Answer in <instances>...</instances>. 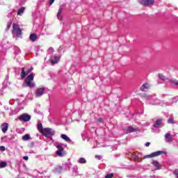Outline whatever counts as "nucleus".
Here are the masks:
<instances>
[{
  "mask_svg": "<svg viewBox=\"0 0 178 178\" xmlns=\"http://www.w3.org/2000/svg\"><path fill=\"white\" fill-rule=\"evenodd\" d=\"M147 104L148 105H160V106H165L166 103L164 101H161L159 99L156 98V95H153L151 96H147Z\"/></svg>",
  "mask_w": 178,
  "mask_h": 178,
  "instance_id": "nucleus-1",
  "label": "nucleus"
},
{
  "mask_svg": "<svg viewBox=\"0 0 178 178\" xmlns=\"http://www.w3.org/2000/svg\"><path fill=\"white\" fill-rule=\"evenodd\" d=\"M56 133V132L54 130V129L44 128L43 132H42V134L47 138H49L51 143H54V138L52 136H54Z\"/></svg>",
  "mask_w": 178,
  "mask_h": 178,
  "instance_id": "nucleus-2",
  "label": "nucleus"
},
{
  "mask_svg": "<svg viewBox=\"0 0 178 178\" xmlns=\"http://www.w3.org/2000/svg\"><path fill=\"white\" fill-rule=\"evenodd\" d=\"M54 145L57 148L56 154L58 156L63 157L66 156V152H65V149L63 148L62 143H56Z\"/></svg>",
  "mask_w": 178,
  "mask_h": 178,
  "instance_id": "nucleus-3",
  "label": "nucleus"
},
{
  "mask_svg": "<svg viewBox=\"0 0 178 178\" xmlns=\"http://www.w3.org/2000/svg\"><path fill=\"white\" fill-rule=\"evenodd\" d=\"M12 34L13 37H16L17 38L22 37V29H20V26L18 24H13Z\"/></svg>",
  "mask_w": 178,
  "mask_h": 178,
  "instance_id": "nucleus-4",
  "label": "nucleus"
},
{
  "mask_svg": "<svg viewBox=\"0 0 178 178\" xmlns=\"http://www.w3.org/2000/svg\"><path fill=\"white\" fill-rule=\"evenodd\" d=\"M166 155V152H163L162 150H159L157 152H154L150 154H147L143 156V159H147V158H155V156H159V155Z\"/></svg>",
  "mask_w": 178,
  "mask_h": 178,
  "instance_id": "nucleus-5",
  "label": "nucleus"
},
{
  "mask_svg": "<svg viewBox=\"0 0 178 178\" xmlns=\"http://www.w3.org/2000/svg\"><path fill=\"white\" fill-rule=\"evenodd\" d=\"M18 119L21 120V122H30V120H31V115L24 113L19 115Z\"/></svg>",
  "mask_w": 178,
  "mask_h": 178,
  "instance_id": "nucleus-6",
  "label": "nucleus"
},
{
  "mask_svg": "<svg viewBox=\"0 0 178 178\" xmlns=\"http://www.w3.org/2000/svg\"><path fill=\"white\" fill-rule=\"evenodd\" d=\"M138 2L140 5H144V6H149L150 5H153L155 0H138Z\"/></svg>",
  "mask_w": 178,
  "mask_h": 178,
  "instance_id": "nucleus-7",
  "label": "nucleus"
},
{
  "mask_svg": "<svg viewBox=\"0 0 178 178\" xmlns=\"http://www.w3.org/2000/svg\"><path fill=\"white\" fill-rule=\"evenodd\" d=\"M44 92H45V88L44 87L36 89L35 92V97H42L44 95Z\"/></svg>",
  "mask_w": 178,
  "mask_h": 178,
  "instance_id": "nucleus-8",
  "label": "nucleus"
},
{
  "mask_svg": "<svg viewBox=\"0 0 178 178\" xmlns=\"http://www.w3.org/2000/svg\"><path fill=\"white\" fill-rule=\"evenodd\" d=\"M1 45L3 48H4V49H9V48L12 47V44H10V43H9V41H8V40L6 39H3L2 40Z\"/></svg>",
  "mask_w": 178,
  "mask_h": 178,
  "instance_id": "nucleus-9",
  "label": "nucleus"
},
{
  "mask_svg": "<svg viewBox=\"0 0 178 178\" xmlns=\"http://www.w3.org/2000/svg\"><path fill=\"white\" fill-rule=\"evenodd\" d=\"M60 59V57L56 54H54L51 56L50 58L51 63L54 64V63H58L59 62V60Z\"/></svg>",
  "mask_w": 178,
  "mask_h": 178,
  "instance_id": "nucleus-10",
  "label": "nucleus"
},
{
  "mask_svg": "<svg viewBox=\"0 0 178 178\" xmlns=\"http://www.w3.org/2000/svg\"><path fill=\"white\" fill-rule=\"evenodd\" d=\"M163 126V123L162 122L161 119L156 120L153 125L154 127L158 129L159 127H162Z\"/></svg>",
  "mask_w": 178,
  "mask_h": 178,
  "instance_id": "nucleus-11",
  "label": "nucleus"
},
{
  "mask_svg": "<svg viewBox=\"0 0 178 178\" xmlns=\"http://www.w3.org/2000/svg\"><path fill=\"white\" fill-rule=\"evenodd\" d=\"M159 77L160 80H162V81H164V83H170L171 80H174L172 79L166 78V76L162 75V74H159Z\"/></svg>",
  "mask_w": 178,
  "mask_h": 178,
  "instance_id": "nucleus-12",
  "label": "nucleus"
},
{
  "mask_svg": "<svg viewBox=\"0 0 178 178\" xmlns=\"http://www.w3.org/2000/svg\"><path fill=\"white\" fill-rule=\"evenodd\" d=\"M65 170H70V168H72V163L70 161H67L65 163H63L62 166Z\"/></svg>",
  "mask_w": 178,
  "mask_h": 178,
  "instance_id": "nucleus-13",
  "label": "nucleus"
},
{
  "mask_svg": "<svg viewBox=\"0 0 178 178\" xmlns=\"http://www.w3.org/2000/svg\"><path fill=\"white\" fill-rule=\"evenodd\" d=\"M26 87H29V88H33L35 87V83L31 81H25Z\"/></svg>",
  "mask_w": 178,
  "mask_h": 178,
  "instance_id": "nucleus-14",
  "label": "nucleus"
},
{
  "mask_svg": "<svg viewBox=\"0 0 178 178\" xmlns=\"http://www.w3.org/2000/svg\"><path fill=\"white\" fill-rule=\"evenodd\" d=\"M137 131V129L136 128H133V127H128L126 129H125V133L127 134H128L129 133H134Z\"/></svg>",
  "mask_w": 178,
  "mask_h": 178,
  "instance_id": "nucleus-15",
  "label": "nucleus"
},
{
  "mask_svg": "<svg viewBox=\"0 0 178 178\" xmlns=\"http://www.w3.org/2000/svg\"><path fill=\"white\" fill-rule=\"evenodd\" d=\"M1 129L3 133H6V131H8V129H9V124L6 122V123L1 124Z\"/></svg>",
  "mask_w": 178,
  "mask_h": 178,
  "instance_id": "nucleus-16",
  "label": "nucleus"
},
{
  "mask_svg": "<svg viewBox=\"0 0 178 178\" xmlns=\"http://www.w3.org/2000/svg\"><path fill=\"white\" fill-rule=\"evenodd\" d=\"M152 164L153 165V166H154V169L156 170H159V169H161V164L158 161H153L152 162Z\"/></svg>",
  "mask_w": 178,
  "mask_h": 178,
  "instance_id": "nucleus-17",
  "label": "nucleus"
},
{
  "mask_svg": "<svg viewBox=\"0 0 178 178\" xmlns=\"http://www.w3.org/2000/svg\"><path fill=\"white\" fill-rule=\"evenodd\" d=\"M165 143H172V135L170 134L169 133L165 134Z\"/></svg>",
  "mask_w": 178,
  "mask_h": 178,
  "instance_id": "nucleus-18",
  "label": "nucleus"
},
{
  "mask_svg": "<svg viewBox=\"0 0 178 178\" xmlns=\"http://www.w3.org/2000/svg\"><path fill=\"white\" fill-rule=\"evenodd\" d=\"M37 129L41 134L44 131V128L42 127V123H41V121H38Z\"/></svg>",
  "mask_w": 178,
  "mask_h": 178,
  "instance_id": "nucleus-19",
  "label": "nucleus"
},
{
  "mask_svg": "<svg viewBox=\"0 0 178 178\" xmlns=\"http://www.w3.org/2000/svg\"><path fill=\"white\" fill-rule=\"evenodd\" d=\"M79 168L77 165H74L72 168V176H79Z\"/></svg>",
  "mask_w": 178,
  "mask_h": 178,
  "instance_id": "nucleus-20",
  "label": "nucleus"
},
{
  "mask_svg": "<svg viewBox=\"0 0 178 178\" xmlns=\"http://www.w3.org/2000/svg\"><path fill=\"white\" fill-rule=\"evenodd\" d=\"M37 38H38V36L37 35V34L35 33H32L29 36V39L31 40V41H32L33 42H35V41H37Z\"/></svg>",
  "mask_w": 178,
  "mask_h": 178,
  "instance_id": "nucleus-21",
  "label": "nucleus"
},
{
  "mask_svg": "<svg viewBox=\"0 0 178 178\" xmlns=\"http://www.w3.org/2000/svg\"><path fill=\"white\" fill-rule=\"evenodd\" d=\"M29 74V73H27V72L25 71V68L22 67L21 69V79H25L26 76H27Z\"/></svg>",
  "mask_w": 178,
  "mask_h": 178,
  "instance_id": "nucleus-22",
  "label": "nucleus"
},
{
  "mask_svg": "<svg viewBox=\"0 0 178 178\" xmlns=\"http://www.w3.org/2000/svg\"><path fill=\"white\" fill-rule=\"evenodd\" d=\"M63 168L62 166H56L55 167V168L54 169V173H62V170H63Z\"/></svg>",
  "mask_w": 178,
  "mask_h": 178,
  "instance_id": "nucleus-23",
  "label": "nucleus"
},
{
  "mask_svg": "<svg viewBox=\"0 0 178 178\" xmlns=\"http://www.w3.org/2000/svg\"><path fill=\"white\" fill-rule=\"evenodd\" d=\"M148 88H149V85L148 83H145L140 87L141 91L145 92L148 91Z\"/></svg>",
  "mask_w": 178,
  "mask_h": 178,
  "instance_id": "nucleus-24",
  "label": "nucleus"
},
{
  "mask_svg": "<svg viewBox=\"0 0 178 178\" xmlns=\"http://www.w3.org/2000/svg\"><path fill=\"white\" fill-rule=\"evenodd\" d=\"M34 80V74H31L26 76L25 81H33Z\"/></svg>",
  "mask_w": 178,
  "mask_h": 178,
  "instance_id": "nucleus-25",
  "label": "nucleus"
},
{
  "mask_svg": "<svg viewBox=\"0 0 178 178\" xmlns=\"http://www.w3.org/2000/svg\"><path fill=\"white\" fill-rule=\"evenodd\" d=\"M60 137L61 138H63V140H65V141H66L67 143H70L72 141V140H70L69 137L65 134H61Z\"/></svg>",
  "mask_w": 178,
  "mask_h": 178,
  "instance_id": "nucleus-26",
  "label": "nucleus"
},
{
  "mask_svg": "<svg viewBox=\"0 0 178 178\" xmlns=\"http://www.w3.org/2000/svg\"><path fill=\"white\" fill-rule=\"evenodd\" d=\"M127 155V158H130L131 156L132 158H134V159H135V161H138V158H140V155L137 156L136 154H133L131 153H129Z\"/></svg>",
  "mask_w": 178,
  "mask_h": 178,
  "instance_id": "nucleus-27",
  "label": "nucleus"
},
{
  "mask_svg": "<svg viewBox=\"0 0 178 178\" xmlns=\"http://www.w3.org/2000/svg\"><path fill=\"white\" fill-rule=\"evenodd\" d=\"M78 163L85 164L87 163V160L84 157H81L77 160Z\"/></svg>",
  "mask_w": 178,
  "mask_h": 178,
  "instance_id": "nucleus-28",
  "label": "nucleus"
},
{
  "mask_svg": "<svg viewBox=\"0 0 178 178\" xmlns=\"http://www.w3.org/2000/svg\"><path fill=\"white\" fill-rule=\"evenodd\" d=\"M62 8H60L57 13V18L58 20H62Z\"/></svg>",
  "mask_w": 178,
  "mask_h": 178,
  "instance_id": "nucleus-29",
  "label": "nucleus"
},
{
  "mask_svg": "<svg viewBox=\"0 0 178 178\" xmlns=\"http://www.w3.org/2000/svg\"><path fill=\"white\" fill-rule=\"evenodd\" d=\"M19 108H16L14 110H12L11 113H10V116H13V115H17L19 113Z\"/></svg>",
  "mask_w": 178,
  "mask_h": 178,
  "instance_id": "nucleus-30",
  "label": "nucleus"
},
{
  "mask_svg": "<svg viewBox=\"0 0 178 178\" xmlns=\"http://www.w3.org/2000/svg\"><path fill=\"white\" fill-rule=\"evenodd\" d=\"M24 10H25L24 7H22L21 8H19L18 10L17 15L19 16H22V15H23V13H24Z\"/></svg>",
  "mask_w": 178,
  "mask_h": 178,
  "instance_id": "nucleus-31",
  "label": "nucleus"
},
{
  "mask_svg": "<svg viewBox=\"0 0 178 178\" xmlns=\"http://www.w3.org/2000/svg\"><path fill=\"white\" fill-rule=\"evenodd\" d=\"M30 135L29 134H26L24 136H22V140L23 141H29L30 140Z\"/></svg>",
  "mask_w": 178,
  "mask_h": 178,
  "instance_id": "nucleus-32",
  "label": "nucleus"
},
{
  "mask_svg": "<svg viewBox=\"0 0 178 178\" xmlns=\"http://www.w3.org/2000/svg\"><path fill=\"white\" fill-rule=\"evenodd\" d=\"M171 99H172V102L170 103V105H173V104H175V102H177L178 97H173ZM168 105H170V104H168Z\"/></svg>",
  "mask_w": 178,
  "mask_h": 178,
  "instance_id": "nucleus-33",
  "label": "nucleus"
},
{
  "mask_svg": "<svg viewBox=\"0 0 178 178\" xmlns=\"http://www.w3.org/2000/svg\"><path fill=\"white\" fill-rule=\"evenodd\" d=\"M8 163H6V162L5 161H1L0 162V168H6Z\"/></svg>",
  "mask_w": 178,
  "mask_h": 178,
  "instance_id": "nucleus-34",
  "label": "nucleus"
},
{
  "mask_svg": "<svg viewBox=\"0 0 178 178\" xmlns=\"http://www.w3.org/2000/svg\"><path fill=\"white\" fill-rule=\"evenodd\" d=\"M168 123L169 124H175V123L176 122H175V120L173 118H170L168 120Z\"/></svg>",
  "mask_w": 178,
  "mask_h": 178,
  "instance_id": "nucleus-35",
  "label": "nucleus"
},
{
  "mask_svg": "<svg viewBox=\"0 0 178 178\" xmlns=\"http://www.w3.org/2000/svg\"><path fill=\"white\" fill-rule=\"evenodd\" d=\"M12 26V21H9L7 24V27L6 29V31H8L9 29H10V26Z\"/></svg>",
  "mask_w": 178,
  "mask_h": 178,
  "instance_id": "nucleus-36",
  "label": "nucleus"
},
{
  "mask_svg": "<svg viewBox=\"0 0 178 178\" xmlns=\"http://www.w3.org/2000/svg\"><path fill=\"white\" fill-rule=\"evenodd\" d=\"M113 173L107 174L105 176V178H113Z\"/></svg>",
  "mask_w": 178,
  "mask_h": 178,
  "instance_id": "nucleus-37",
  "label": "nucleus"
},
{
  "mask_svg": "<svg viewBox=\"0 0 178 178\" xmlns=\"http://www.w3.org/2000/svg\"><path fill=\"white\" fill-rule=\"evenodd\" d=\"M95 159H98L99 161H101V159H102V156L96 155Z\"/></svg>",
  "mask_w": 178,
  "mask_h": 178,
  "instance_id": "nucleus-38",
  "label": "nucleus"
},
{
  "mask_svg": "<svg viewBox=\"0 0 178 178\" xmlns=\"http://www.w3.org/2000/svg\"><path fill=\"white\" fill-rule=\"evenodd\" d=\"M48 52L49 54H52L54 52V49L52 47L49 48Z\"/></svg>",
  "mask_w": 178,
  "mask_h": 178,
  "instance_id": "nucleus-39",
  "label": "nucleus"
},
{
  "mask_svg": "<svg viewBox=\"0 0 178 178\" xmlns=\"http://www.w3.org/2000/svg\"><path fill=\"white\" fill-rule=\"evenodd\" d=\"M97 122H98V123H102V122H104V120H102V118H97Z\"/></svg>",
  "mask_w": 178,
  "mask_h": 178,
  "instance_id": "nucleus-40",
  "label": "nucleus"
},
{
  "mask_svg": "<svg viewBox=\"0 0 178 178\" xmlns=\"http://www.w3.org/2000/svg\"><path fill=\"white\" fill-rule=\"evenodd\" d=\"M173 174L177 176V177H178V170H175L174 172H173Z\"/></svg>",
  "mask_w": 178,
  "mask_h": 178,
  "instance_id": "nucleus-41",
  "label": "nucleus"
},
{
  "mask_svg": "<svg viewBox=\"0 0 178 178\" xmlns=\"http://www.w3.org/2000/svg\"><path fill=\"white\" fill-rule=\"evenodd\" d=\"M81 137H82L83 140H84V138H86V132H83L81 134Z\"/></svg>",
  "mask_w": 178,
  "mask_h": 178,
  "instance_id": "nucleus-42",
  "label": "nucleus"
},
{
  "mask_svg": "<svg viewBox=\"0 0 178 178\" xmlns=\"http://www.w3.org/2000/svg\"><path fill=\"white\" fill-rule=\"evenodd\" d=\"M0 150L1 151H5V146H0Z\"/></svg>",
  "mask_w": 178,
  "mask_h": 178,
  "instance_id": "nucleus-43",
  "label": "nucleus"
},
{
  "mask_svg": "<svg viewBox=\"0 0 178 178\" xmlns=\"http://www.w3.org/2000/svg\"><path fill=\"white\" fill-rule=\"evenodd\" d=\"M32 70H33V67H31V68H29V69L26 71V73H28V74H29V73H30Z\"/></svg>",
  "mask_w": 178,
  "mask_h": 178,
  "instance_id": "nucleus-44",
  "label": "nucleus"
},
{
  "mask_svg": "<svg viewBox=\"0 0 178 178\" xmlns=\"http://www.w3.org/2000/svg\"><path fill=\"white\" fill-rule=\"evenodd\" d=\"M54 2H55V0H50L49 2V5H52V3H54Z\"/></svg>",
  "mask_w": 178,
  "mask_h": 178,
  "instance_id": "nucleus-45",
  "label": "nucleus"
},
{
  "mask_svg": "<svg viewBox=\"0 0 178 178\" xmlns=\"http://www.w3.org/2000/svg\"><path fill=\"white\" fill-rule=\"evenodd\" d=\"M145 147H149V145H151V143L149 142H147L145 143Z\"/></svg>",
  "mask_w": 178,
  "mask_h": 178,
  "instance_id": "nucleus-46",
  "label": "nucleus"
},
{
  "mask_svg": "<svg viewBox=\"0 0 178 178\" xmlns=\"http://www.w3.org/2000/svg\"><path fill=\"white\" fill-rule=\"evenodd\" d=\"M23 159H24V161H29V156H25L23 157Z\"/></svg>",
  "mask_w": 178,
  "mask_h": 178,
  "instance_id": "nucleus-47",
  "label": "nucleus"
},
{
  "mask_svg": "<svg viewBox=\"0 0 178 178\" xmlns=\"http://www.w3.org/2000/svg\"><path fill=\"white\" fill-rule=\"evenodd\" d=\"M13 12H15L14 10H13L12 11H10V12L8 13V17H10V14H11V13H13Z\"/></svg>",
  "mask_w": 178,
  "mask_h": 178,
  "instance_id": "nucleus-48",
  "label": "nucleus"
},
{
  "mask_svg": "<svg viewBox=\"0 0 178 178\" xmlns=\"http://www.w3.org/2000/svg\"><path fill=\"white\" fill-rule=\"evenodd\" d=\"M0 95H2V92H3V88L0 89Z\"/></svg>",
  "mask_w": 178,
  "mask_h": 178,
  "instance_id": "nucleus-49",
  "label": "nucleus"
},
{
  "mask_svg": "<svg viewBox=\"0 0 178 178\" xmlns=\"http://www.w3.org/2000/svg\"><path fill=\"white\" fill-rule=\"evenodd\" d=\"M29 153V154H35L34 151H33V150H31Z\"/></svg>",
  "mask_w": 178,
  "mask_h": 178,
  "instance_id": "nucleus-50",
  "label": "nucleus"
},
{
  "mask_svg": "<svg viewBox=\"0 0 178 178\" xmlns=\"http://www.w3.org/2000/svg\"><path fill=\"white\" fill-rule=\"evenodd\" d=\"M4 108L6 109V111H9V107L5 106Z\"/></svg>",
  "mask_w": 178,
  "mask_h": 178,
  "instance_id": "nucleus-51",
  "label": "nucleus"
},
{
  "mask_svg": "<svg viewBox=\"0 0 178 178\" xmlns=\"http://www.w3.org/2000/svg\"><path fill=\"white\" fill-rule=\"evenodd\" d=\"M175 147H177V149H178V143L177 142L176 143H175Z\"/></svg>",
  "mask_w": 178,
  "mask_h": 178,
  "instance_id": "nucleus-52",
  "label": "nucleus"
},
{
  "mask_svg": "<svg viewBox=\"0 0 178 178\" xmlns=\"http://www.w3.org/2000/svg\"><path fill=\"white\" fill-rule=\"evenodd\" d=\"M127 177H133V175H128Z\"/></svg>",
  "mask_w": 178,
  "mask_h": 178,
  "instance_id": "nucleus-53",
  "label": "nucleus"
},
{
  "mask_svg": "<svg viewBox=\"0 0 178 178\" xmlns=\"http://www.w3.org/2000/svg\"><path fill=\"white\" fill-rule=\"evenodd\" d=\"M2 115H5V113L2 112Z\"/></svg>",
  "mask_w": 178,
  "mask_h": 178,
  "instance_id": "nucleus-54",
  "label": "nucleus"
},
{
  "mask_svg": "<svg viewBox=\"0 0 178 178\" xmlns=\"http://www.w3.org/2000/svg\"><path fill=\"white\" fill-rule=\"evenodd\" d=\"M2 115H5V113L2 112Z\"/></svg>",
  "mask_w": 178,
  "mask_h": 178,
  "instance_id": "nucleus-55",
  "label": "nucleus"
},
{
  "mask_svg": "<svg viewBox=\"0 0 178 178\" xmlns=\"http://www.w3.org/2000/svg\"><path fill=\"white\" fill-rule=\"evenodd\" d=\"M60 48H62V47H60L59 49H60Z\"/></svg>",
  "mask_w": 178,
  "mask_h": 178,
  "instance_id": "nucleus-56",
  "label": "nucleus"
}]
</instances>
